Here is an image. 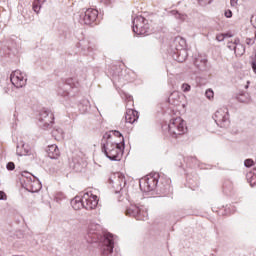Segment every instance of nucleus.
<instances>
[{"mask_svg":"<svg viewBox=\"0 0 256 256\" xmlns=\"http://www.w3.org/2000/svg\"><path fill=\"white\" fill-rule=\"evenodd\" d=\"M102 153L106 155L110 161H121L123 151L125 149V139L119 142L111 141V133H105L101 140Z\"/></svg>","mask_w":256,"mask_h":256,"instance_id":"nucleus-1","label":"nucleus"},{"mask_svg":"<svg viewBox=\"0 0 256 256\" xmlns=\"http://www.w3.org/2000/svg\"><path fill=\"white\" fill-rule=\"evenodd\" d=\"M97 225L91 224L88 229V233L86 239L88 243H98V241L102 242L101 253L102 255H111L113 253V249H115V241L113 240V234L107 233L103 237L96 232Z\"/></svg>","mask_w":256,"mask_h":256,"instance_id":"nucleus-2","label":"nucleus"},{"mask_svg":"<svg viewBox=\"0 0 256 256\" xmlns=\"http://www.w3.org/2000/svg\"><path fill=\"white\" fill-rule=\"evenodd\" d=\"M140 189L145 193L157 191L162 195H167L171 191V180H165L159 184V173L150 174L140 180Z\"/></svg>","mask_w":256,"mask_h":256,"instance_id":"nucleus-3","label":"nucleus"},{"mask_svg":"<svg viewBox=\"0 0 256 256\" xmlns=\"http://www.w3.org/2000/svg\"><path fill=\"white\" fill-rule=\"evenodd\" d=\"M71 205L75 211H79V209L91 211L97 208V205H99V199L97 198V195L93 194V192L88 191L84 193L82 197L76 196L71 200Z\"/></svg>","mask_w":256,"mask_h":256,"instance_id":"nucleus-4","label":"nucleus"},{"mask_svg":"<svg viewBox=\"0 0 256 256\" xmlns=\"http://www.w3.org/2000/svg\"><path fill=\"white\" fill-rule=\"evenodd\" d=\"M168 131L171 137L177 138L179 135L187 133V126L181 117L172 118L168 124Z\"/></svg>","mask_w":256,"mask_h":256,"instance_id":"nucleus-5","label":"nucleus"},{"mask_svg":"<svg viewBox=\"0 0 256 256\" xmlns=\"http://www.w3.org/2000/svg\"><path fill=\"white\" fill-rule=\"evenodd\" d=\"M109 183L112 185L115 193H124L127 191V179L123 173L116 172L112 174L109 178Z\"/></svg>","mask_w":256,"mask_h":256,"instance_id":"nucleus-6","label":"nucleus"},{"mask_svg":"<svg viewBox=\"0 0 256 256\" xmlns=\"http://www.w3.org/2000/svg\"><path fill=\"white\" fill-rule=\"evenodd\" d=\"M125 215L128 217H134V219H137V221H147L149 217L147 209L137 204H131L129 207H127Z\"/></svg>","mask_w":256,"mask_h":256,"instance_id":"nucleus-7","label":"nucleus"},{"mask_svg":"<svg viewBox=\"0 0 256 256\" xmlns=\"http://www.w3.org/2000/svg\"><path fill=\"white\" fill-rule=\"evenodd\" d=\"M132 29L135 35H149L150 27L149 22L143 16H136L132 20Z\"/></svg>","mask_w":256,"mask_h":256,"instance_id":"nucleus-8","label":"nucleus"},{"mask_svg":"<svg viewBox=\"0 0 256 256\" xmlns=\"http://www.w3.org/2000/svg\"><path fill=\"white\" fill-rule=\"evenodd\" d=\"M174 44L176 46V51L174 53V59L175 61H178V63H183L187 59V50H185V47H187V41L181 37L177 36L174 39Z\"/></svg>","mask_w":256,"mask_h":256,"instance_id":"nucleus-9","label":"nucleus"},{"mask_svg":"<svg viewBox=\"0 0 256 256\" xmlns=\"http://www.w3.org/2000/svg\"><path fill=\"white\" fill-rule=\"evenodd\" d=\"M99 17V11L97 9L88 8L78 16V21L81 25H93Z\"/></svg>","mask_w":256,"mask_h":256,"instance_id":"nucleus-10","label":"nucleus"},{"mask_svg":"<svg viewBox=\"0 0 256 256\" xmlns=\"http://www.w3.org/2000/svg\"><path fill=\"white\" fill-rule=\"evenodd\" d=\"M55 121V116L53 115V112L51 110H47L43 108L38 116V125L41 127V129H49L51 125H53V122Z\"/></svg>","mask_w":256,"mask_h":256,"instance_id":"nucleus-11","label":"nucleus"},{"mask_svg":"<svg viewBox=\"0 0 256 256\" xmlns=\"http://www.w3.org/2000/svg\"><path fill=\"white\" fill-rule=\"evenodd\" d=\"M215 123L218 127L227 128L231 121L229 120V109L227 108H220L215 112L214 116Z\"/></svg>","mask_w":256,"mask_h":256,"instance_id":"nucleus-12","label":"nucleus"},{"mask_svg":"<svg viewBox=\"0 0 256 256\" xmlns=\"http://www.w3.org/2000/svg\"><path fill=\"white\" fill-rule=\"evenodd\" d=\"M10 81L16 89H21L27 85V78H25V73L21 70H15L10 75Z\"/></svg>","mask_w":256,"mask_h":256,"instance_id":"nucleus-13","label":"nucleus"},{"mask_svg":"<svg viewBox=\"0 0 256 256\" xmlns=\"http://www.w3.org/2000/svg\"><path fill=\"white\" fill-rule=\"evenodd\" d=\"M73 78L66 80V83H61L57 89L58 95L60 97H69V89H73Z\"/></svg>","mask_w":256,"mask_h":256,"instance_id":"nucleus-14","label":"nucleus"},{"mask_svg":"<svg viewBox=\"0 0 256 256\" xmlns=\"http://www.w3.org/2000/svg\"><path fill=\"white\" fill-rule=\"evenodd\" d=\"M16 155H19V157L33 155V150L29 144H25L24 141H20L16 147Z\"/></svg>","mask_w":256,"mask_h":256,"instance_id":"nucleus-15","label":"nucleus"},{"mask_svg":"<svg viewBox=\"0 0 256 256\" xmlns=\"http://www.w3.org/2000/svg\"><path fill=\"white\" fill-rule=\"evenodd\" d=\"M87 167V163L82 158H73L70 162V168L76 173H81L84 168Z\"/></svg>","mask_w":256,"mask_h":256,"instance_id":"nucleus-16","label":"nucleus"},{"mask_svg":"<svg viewBox=\"0 0 256 256\" xmlns=\"http://www.w3.org/2000/svg\"><path fill=\"white\" fill-rule=\"evenodd\" d=\"M137 119H139V112L133 109H129L126 111V115H125L126 123H130L131 125H133V123H135Z\"/></svg>","mask_w":256,"mask_h":256,"instance_id":"nucleus-17","label":"nucleus"},{"mask_svg":"<svg viewBox=\"0 0 256 256\" xmlns=\"http://www.w3.org/2000/svg\"><path fill=\"white\" fill-rule=\"evenodd\" d=\"M46 153L50 159H57L61 152L59 151V147L55 144L49 145Z\"/></svg>","mask_w":256,"mask_h":256,"instance_id":"nucleus-18","label":"nucleus"},{"mask_svg":"<svg viewBox=\"0 0 256 256\" xmlns=\"http://www.w3.org/2000/svg\"><path fill=\"white\" fill-rule=\"evenodd\" d=\"M194 65L200 71H205L207 69V59L205 58H196L194 61Z\"/></svg>","mask_w":256,"mask_h":256,"instance_id":"nucleus-19","label":"nucleus"},{"mask_svg":"<svg viewBox=\"0 0 256 256\" xmlns=\"http://www.w3.org/2000/svg\"><path fill=\"white\" fill-rule=\"evenodd\" d=\"M78 107L81 113H87V111L91 109V103L89 102V100L84 99L82 100V102L79 103Z\"/></svg>","mask_w":256,"mask_h":256,"instance_id":"nucleus-20","label":"nucleus"},{"mask_svg":"<svg viewBox=\"0 0 256 256\" xmlns=\"http://www.w3.org/2000/svg\"><path fill=\"white\" fill-rule=\"evenodd\" d=\"M47 0H34L32 9L34 13H39L41 11V7L46 3Z\"/></svg>","mask_w":256,"mask_h":256,"instance_id":"nucleus-21","label":"nucleus"},{"mask_svg":"<svg viewBox=\"0 0 256 256\" xmlns=\"http://www.w3.org/2000/svg\"><path fill=\"white\" fill-rule=\"evenodd\" d=\"M234 53L237 57H242V55H245V46L243 44H237Z\"/></svg>","mask_w":256,"mask_h":256,"instance_id":"nucleus-22","label":"nucleus"},{"mask_svg":"<svg viewBox=\"0 0 256 256\" xmlns=\"http://www.w3.org/2000/svg\"><path fill=\"white\" fill-rule=\"evenodd\" d=\"M171 15H173L175 17V19H178V21H185L187 19V15L186 14H182L179 13V11L177 10H172L171 11Z\"/></svg>","mask_w":256,"mask_h":256,"instance_id":"nucleus-23","label":"nucleus"},{"mask_svg":"<svg viewBox=\"0 0 256 256\" xmlns=\"http://www.w3.org/2000/svg\"><path fill=\"white\" fill-rule=\"evenodd\" d=\"M78 81H85L87 79V70L84 69L76 74Z\"/></svg>","mask_w":256,"mask_h":256,"instance_id":"nucleus-24","label":"nucleus"},{"mask_svg":"<svg viewBox=\"0 0 256 256\" xmlns=\"http://www.w3.org/2000/svg\"><path fill=\"white\" fill-rule=\"evenodd\" d=\"M52 136L55 137V139H57V137H63V129L61 128H57V129H54L52 131Z\"/></svg>","mask_w":256,"mask_h":256,"instance_id":"nucleus-25","label":"nucleus"},{"mask_svg":"<svg viewBox=\"0 0 256 256\" xmlns=\"http://www.w3.org/2000/svg\"><path fill=\"white\" fill-rule=\"evenodd\" d=\"M106 133H110L111 139H113V135H114V137H121L122 139H125V138H123V134H121V132H119L117 130H112V131H109Z\"/></svg>","mask_w":256,"mask_h":256,"instance_id":"nucleus-26","label":"nucleus"},{"mask_svg":"<svg viewBox=\"0 0 256 256\" xmlns=\"http://www.w3.org/2000/svg\"><path fill=\"white\" fill-rule=\"evenodd\" d=\"M205 96L207 99H213L215 97V92H213V89H207L205 92Z\"/></svg>","mask_w":256,"mask_h":256,"instance_id":"nucleus-27","label":"nucleus"},{"mask_svg":"<svg viewBox=\"0 0 256 256\" xmlns=\"http://www.w3.org/2000/svg\"><path fill=\"white\" fill-rule=\"evenodd\" d=\"M181 89L183 93H189V91H191V85L184 83L182 84Z\"/></svg>","mask_w":256,"mask_h":256,"instance_id":"nucleus-28","label":"nucleus"},{"mask_svg":"<svg viewBox=\"0 0 256 256\" xmlns=\"http://www.w3.org/2000/svg\"><path fill=\"white\" fill-rule=\"evenodd\" d=\"M253 165H255V162L253 161V159H246L244 161V166L247 168L253 167Z\"/></svg>","mask_w":256,"mask_h":256,"instance_id":"nucleus-29","label":"nucleus"},{"mask_svg":"<svg viewBox=\"0 0 256 256\" xmlns=\"http://www.w3.org/2000/svg\"><path fill=\"white\" fill-rule=\"evenodd\" d=\"M186 161L188 163H192V165H197V157L190 156V157L186 158Z\"/></svg>","mask_w":256,"mask_h":256,"instance_id":"nucleus-30","label":"nucleus"},{"mask_svg":"<svg viewBox=\"0 0 256 256\" xmlns=\"http://www.w3.org/2000/svg\"><path fill=\"white\" fill-rule=\"evenodd\" d=\"M6 169H8V171H14L15 170V163L8 162L7 165H6Z\"/></svg>","mask_w":256,"mask_h":256,"instance_id":"nucleus-31","label":"nucleus"},{"mask_svg":"<svg viewBox=\"0 0 256 256\" xmlns=\"http://www.w3.org/2000/svg\"><path fill=\"white\" fill-rule=\"evenodd\" d=\"M224 15L226 19H231V17H233V12L231 10H226Z\"/></svg>","mask_w":256,"mask_h":256,"instance_id":"nucleus-32","label":"nucleus"},{"mask_svg":"<svg viewBox=\"0 0 256 256\" xmlns=\"http://www.w3.org/2000/svg\"><path fill=\"white\" fill-rule=\"evenodd\" d=\"M227 47L230 49V51H235L237 45L233 44V42H229Z\"/></svg>","mask_w":256,"mask_h":256,"instance_id":"nucleus-33","label":"nucleus"},{"mask_svg":"<svg viewBox=\"0 0 256 256\" xmlns=\"http://www.w3.org/2000/svg\"><path fill=\"white\" fill-rule=\"evenodd\" d=\"M216 40H218L219 42L225 41V34H218L216 36Z\"/></svg>","mask_w":256,"mask_h":256,"instance_id":"nucleus-34","label":"nucleus"},{"mask_svg":"<svg viewBox=\"0 0 256 256\" xmlns=\"http://www.w3.org/2000/svg\"><path fill=\"white\" fill-rule=\"evenodd\" d=\"M246 45H255V39L247 38L246 39Z\"/></svg>","mask_w":256,"mask_h":256,"instance_id":"nucleus-35","label":"nucleus"},{"mask_svg":"<svg viewBox=\"0 0 256 256\" xmlns=\"http://www.w3.org/2000/svg\"><path fill=\"white\" fill-rule=\"evenodd\" d=\"M251 67H252V71L255 73L256 75V60H252L250 63Z\"/></svg>","mask_w":256,"mask_h":256,"instance_id":"nucleus-36","label":"nucleus"},{"mask_svg":"<svg viewBox=\"0 0 256 256\" xmlns=\"http://www.w3.org/2000/svg\"><path fill=\"white\" fill-rule=\"evenodd\" d=\"M7 199V194L5 192L0 191V201H5Z\"/></svg>","mask_w":256,"mask_h":256,"instance_id":"nucleus-37","label":"nucleus"},{"mask_svg":"<svg viewBox=\"0 0 256 256\" xmlns=\"http://www.w3.org/2000/svg\"><path fill=\"white\" fill-rule=\"evenodd\" d=\"M250 185H251V187H255V185H256V176L251 177Z\"/></svg>","mask_w":256,"mask_h":256,"instance_id":"nucleus-38","label":"nucleus"},{"mask_svg":"<svg viewBox=\"0 0 256 256\" xmlns=\"http://www.w3.org/2000/svg\"><path fill=\"white\" fill-rule=\"evenodd\" d=\"M22 177H26V179H30L31 180V173L25 171L22 173Z\"/></svg>","mask_w":256,"mask_h":256,"instance_id":"nucleus-39","label":"nucleus"},{"mask_svg":"<svg viewBox=\"0 0 256 256\" xmlns=\"http://www.w3.org/2000/svg\"><path fill=\"white\" fill-rule=\"evenodd\" d=\"M238 2H239V0H230L231 7H237Z\"/></svg>","mask_w":256,"mask_h":256,"instance_id":"nucleus-40","label":"nucleus"},{"mask_svg":"<svg viewBox=\"0 0 256 256\" xmlns=\"http://www.w3.org/2000/svg\"><path fill=\"white\" fill-rule=\"evenodd\" d=\"M201 5H207V3H211V0H198Z\"/></svg>","mask_w":256,"mask_h":256,"instance_id":"nucleus-41","label":"nucleus"},{"mask_svg":"<svg viewBox=\"0 0 256 256\" xmlns=\"http://www.w3.org/2000/svg\"><path fill=\"white\" fill-rule=\"evenodd\" d=\"M104 5H111V0H100Z\"/></svg>","mask_w":256,"mask_h":256,"instance_id":"nucleus-42","label":"nucleus"},{"mask_svg":"<svg viewBox=\"0 0 256 256\" xmlns=\"http://www.w3.org/2000/svg\"><path fill=\"white\" fill-rule=\"evenodd\" d=\"M232 43L235 45H241V41L239 40V38H236Z\"/></svg>","mask_w":256,"mask_h":256,"instance_id":"nucleus-43","label":"nucleus"},{"mask_svg":"<svg viewBox=\"0 0 256 256\" xmlns=\"http://www.w3.org/2000/svg\"><path fill=\"white\" fill-rule=\"evenodd\" d=\"M175 95H177V92H174V93H172L170 96H169V101H171V99H173V97H175Z\"/></svg>","mask_w":256,"mask_h":256,"instance_id":"nucleus-44","label":"nucleus"},{"mask_svg":"<svg viewBox=\"0 0 256 256\" xmlns=\"http://www.w3.org/2000/svg\"><path fill=\"white\" fill-rule=\"evenodd\" d=\"M225 37H233V35L226 33V34H224V38Z\"/></svg>","mask_w":256,"mask_h":256,"instance_id":"nucleus-45","label":"nucleus"},{"mask_svg":"<svg viewBox=\"0 0 256 256\" xmlns=\"http://www.w3.org/2000/svg\"><path fill=\"white\" fill-rule=\"evenodd\" d=\"M36 183L39 185V189H41V184L39 183V181H36Z\"/></svg>","mask_w":256,"mask_h":256,"instance_id":"nucleus-46","label":"nucleus"},{"mask_svg":"<svg viewBox=\"0 0 256 256\" xmlns=\"http://www.w3.org/2000/svg\"><path fill=\"white\" fill-rule=\"evenodd\" d=\"M132 99H133V97L130 96V97H129V101H131Z\"/></svg>","mask_w":256,"mask_h":256,"instance_id":"nucleus-47","label":"nucleus"}]
</instances>
